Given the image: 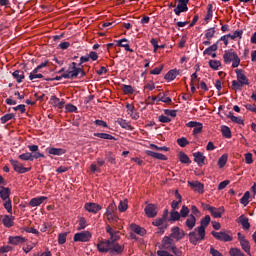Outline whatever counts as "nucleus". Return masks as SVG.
Masks as SVG:
<instances>
[{"instance_id":"obj_49","label":"nucleus","mask_w":256,"mask_h":256,"mask_svg":"<svg viewBox=\"0 0 256 256\" xmlns=\"http://www.w3.org/2000/svg\"><path fill=\"white\" fill-rule=\"evenodd\" d=\"M11 119H15V114L9 113L0 118L1 123H7V121H11Z\"/></svg>"},{"instance_id":"obj_42","label":"nucleus","mask_w":256,"mask_h":256,"mask_svg":"<svg viewBox=\"0 0 256 256\" xmlns=\"http://www.w3.org/2000/svg\"><path fill=\"white\" fill-rule=\"evenodd\" d=\"M180 219H181V214L178 211L176 210L170 211L169 221H179Z\"/></svg>"},{"instance_id":"obj_56","label":"nucleus","mask_w":256,"mask_h":256,"mask_svg":"<svg viewBox=\"0 0 256 256\" xmlns=\"http://www.w3.org/2000/svg\"><path fill=\"white\" fill-rule=\"evenodd\" d=\"M67 241V233H61L58 236V243L59 245H64V243Z\"/></svg>"},{"instance_id":"obj_3","label":"nucleus","mask_w":256,"mask_h":256,"mask_svg":"<svg viewBox=\"0 0 256 256\" xmlns=\"http://www.w3.org/2000/svg\"><path fill=\"white\" fill-rule=\"evenodd\" d=\"M80 73L82 77H84L85 72L83 71V69L77 68V63L72 62L68 70L64 74H62V77L64 79H75L79 76Z\"/></svg>"},{"instance_id":"obj_20","label":"nucleus","mask_w":256,"mask_h":256,"mask_svg":"<svg viewBox=\"0 0 256 256\" xmlns=\"http://www.w3.org/2000/svg\"><path fill=\"white\" fill-rule=\"evenodd\" d=\"M146 155H148L149 157H153V159H159L160 161H167V156L161 153L153 152L151 150H147Z\"/></svg>"},{"instance_id":"obj_15","label":"nucleus","mask_w":256,"mask_h":256,"mask_svg":"<svg viewBox=\"0 0 256 256\" xmlns=\"http://www.w3.org/2000/svg\"><path fill=\"white\" fill-rule=\"evenodd\" d=\"M188 185H189L190 187H192V189H193L196 193L203 194V192H204V186H203V184H201V182H199V181L188 182Z\"/></svg>"},{"instance_id":"obj_59","label":"nucleus","mask_w":256,"mask_h":256,"mask_svg":"<svg viewBox=\"0 0 256 256\" xmlns=\"http://www.w3.org/2000/svg\"><path fill=\"white\" fill-rule=\"evenodd\" d=\"M187 215H189V208L187 206H182L180 210V217L185 218Z\"/></svg>"},{"instance_id":"obj_62","label":"nucleus","mask_w":256,"mask_h":256,"mask_svg":"<svg viewBox=\"0 0 256 256\" xmlns=\"http://www.w3.org/2000/svg\"><path fill=\"white\" fill-rule=\"evenodd\" d=\"M85 227H87V220H85L84 217H81L79 219V227L78 229L81 230V229H85Z\"/></svg>"},{"instance_id":"obj_5","label":"nucleus","mask_w":256,"mask_h":256,"mask_svg":"<svg viewBox=\"0 0 256 256\" xmlns=\"http://www.w3.org/2000/svg\"><path fill=\"white\" fill-rule=\"evenodd\" d=\"M204 209H206V211H209L214 219H220V217L223 216V213H225V208H215L209 204H205Z\"/></svg>"},{"instance_id":"obj_32","label":"nucleus","mask_w":256,"mask_h":256,"mask_svg":"<svg viewBox=\"0 0 256 256\" xmlns=\"http://www.w3.org/2000/svg\"><path fill=\"white\" fill-rule=\"evenodd\" d=\"M30 81H35V79H43V74L39 73V70L35 68L29 75Z\"/></svg>"},{"instance_id":"obj_12","label":"nucleus","mask_w":256,"mask_h":256,"mask_svg":"<svg viewBox=\"0 0 256 256\" xmlns=\"http://www.w3.org/2000/svg\"><path fill=\"white\" fill-rule=\"evenodd\" d=\"M144 211L150 218L157 217V206L155 204H148Z\"/></svg>"},{"instance_id":"obj_58","label":"nucleus","mask_w":256,"mask_h":256,"mask_svg":"<svg viewBox=\"0 0 256 256\" xmlns=\"http://www.w3.org/2000/svg\"><path fill=\"white\" fill-rule=\"evenodd\" d=\"M179 161H180L181 163H189V156H187V154L181 152V153L179 154Z\"/></svg>"},{"instance_id":"obj_26","label":"nucleus","mask_w":256,"mask_h":256,"mask_svg":"<svg viewBox=\"0 0 256 256\" xmlns=\"http://www.w3.org/2000/svg\"><path fill=\"white\" fill-rule=\"evenodd\" d=\"M130 227H131V230H132L134 233H136L137 235L143 236V235H145V233H147V231H146L144 228L140 227V226L137 225V224H131Z\"/></svg>"},{"instance_id":"obj_46","label":"nucleus","mask_w":256,"mask_h":256,"mask_svg":"<svg viewBox=\"0 0 256 256\" xmlns=\"http://www.w3.org/2000/svg\"><path fill=\"white\" fill-rule=\"evenodd\" d=\"M177 77V71L170 70L166 75L165 79L166 81H173Z\"/></svg>"},{"instance_id":"obj_47","label":"nucleus","mask_w":256,"mask_h":256,"mask_svg":"<svg viewBox=\"0 0 256 256\" xmlns=\"http://www.w3.org/2000/svg\"><path fill=\"white\" fill-rule=\"evenodd\" d=\"M222 135L226 137V139H231V129L227 126L221 127Z\"/></svg>"},{"instance_id":"obj_9","label":"nucleus","mask_w":256,"mask_h":256,"mask_svg":"<svg viewBox=\"0 0 256 256\" xmlns=\"http://www.w3.org/2000/svg\"><path fill=\"white\" fill-rule=\"evenodd\" d=\"M84 209L86 211H88V213H99V211H101V209H103V207H101V205L97 204V203H93V202H88L85 204Z\"/></svg>"},{"instance_id":"obj_63","label":"nucleus","mask_w":256,"mask_h":256,"mask_svg":"<svg viewBox=\"0 0 256 256\" xmlns=\"http://www.w3.org/2000/svg\"><path fill=\"white\" fill-rule=\"evenodd\" d=\"M123 91L126 94L131 95V94H133V87L131 85H124L123 86Z\"/></svg>"},{"instance_id":"obj_18","label":"nucleus","mask_w":256,"mask_h":256,"mask_svg":"<svg viewBox=\"0 0 256 256\" xmlns=\"http://www.w3.org/2000/svg\"><path fill=\"white\" fill-rule=\"evenodd\" d=\"M44 201H47L46 196H40L36 198H32L29 202L30 207H39Z\"/></svg>"},{"instance_id":"obj_34","label":"nucleus","mask_w":256,"mask_h":256,"mask_svg":"<svg viewBox=\"0 0 256 256\" xmlns=\"http://www.w3.org/2000/svg\"><path fill=\"white\" fill-rule=\"evenodd\" d=\"M242 249L247 253V255L251 256V245L248 240H242L240 242Z\"/></svg>"},{"instance_id":"obj_52","label":"nucleus","mask_w":256,"mask_h":256,"mask_svg":"<svg viewBox=\"0 0 256 256\" xmlns=\"http://www.w3.org/2000/svg\"><path fill=\"white\" fill-rule=\"evenodd\" d=\"M227 165V154L222 155L218 160V166L223 169V166Z\"/></svg>"},{"instance_id":"obj_22","label":"nucleus","mask_w":256,"mask_h":256,"mask_svg":"<svg viewBox=\"0 0 256 256\" xmlns=\"http://www.w3.org/2000/svg\"><path fill=\"white\" fill-rule=\"evenodd\" d=\"M47 151L49 155H57L58 157L67 153V150L63 148H48Z\"/></svg>"},{"instance_id":"obj_55","label":"nucleus","mask_w":256,"mask_h":256,"mask_svg":"<svg viewBox=\"0 0 256 256\" xmlns=\"http://www.w3.org/2000/svg\"><path fill=\"white\" fill-rule=\"evenodd\" d=\"M177 143L180 147H187V145H189V141L185 137L179 138Z\"/></svg>"},{"instance_id":"obj_61","label":"nucleus","mask_w":256,"mask_h":256,"mask_svg":"<svg viewBox=\"0 0 256 256\" xmlns=\"http://www.w3.org/2000/svg\"><path fill=\"white\" fill-rule=\"evenodd\" d=\"M94 124L97 125L98 127H104L105 129L109 128V125H107V122L103 120H95Z\"/></svg>"},{"instance_id":"obj_57","label":"nucleus","mask_w":256,"mask_h":256,"mask_svg":"<svg viewBox=\"0 0 256 256\" xmlns=\"http://www.w3.org/2000/svg\"><path fill=\"white\" fill-rule=\"evenodd\" d=\"M170 251L176 256H181L183 255V248H177V247H171Z\"/></svg>"},{"instance_id":"obj_37","label":"nucleus","mask_w":256,"mask_h":256,"mask_svg":"<svg viewBox=\"0 0 256 256\" xmlns=\"http://www.w3.org/2000/svg\"><path fill=\"white\" fill-rule=\"evenodd\" d=\"M153 101H162V103H166L167 105H169L171 103V98L159 94L158 97H153Z\"/></svg>"},{"instance_id":"obj_53","label":"nucleus","mask_w":256,"mask_h":256,"mask_svg":"<svg viewBox=\"0 0 256 256\" xmlns=\"http://www.w3.org/2000/svg\"><path fill=\"white\" fill-rule=\"evenodd\" d=\"M228 37L232 40L237 39V37L241 39V37H243V30L235 31L233 34H228Z\"/></svg>"},{"instance_id":"obj_39","label":"nucleus","mask_w":256,"mask_h":256,"mask_svg":"<svg viewBox=\"0 0 256 256\" xmlns=\"http://www.w3.org/2000/svg\"><path fill=\"white\" fill-rule=\"evenodd\" d=\"M228 119H231V121H233V123H237L238 125H244L243 119H241V117H237L235 115H233V113L229 112L228 114Z\"/></svg>"},{"instance_id":"obj_60","label":"nucleus","mask_w":256,"mask_h":256,"mask_svg":"<svg viewBox=\"0 0 256 256\" xmlns=\"http://www.w3.org/2000/svg\"><path fill=\"white\" fill-rule=\"evenodd\" d=\"M230 256H243V254H241V250L238 248H232L230 251Z\"/></svg>"},{"instance_id":"obj_23","label":"nucleus","mask_w":256,"mask_h":256,"mask_svg":"<svg viewBox=\"0 0 256 256\" xmlns=\"http://www.w3.org/2000/svg\"><path fill=\"white\" fill-rule=\"evenodd\" d=\"M11 195V190L7 187H0V197L3 201H7L9 199V196Z\"/></svg>"},{"instance_id":"obj_36","label":"nucleus","mask_w":256,"mask_h":256,"mask_svg":"<svg viewBox=\"0 0 256 256\" xmlns=\"http://www.w3.org/2000/svg\"><path fill=\"white\" fill-rule=\"evenodd\" d=\"M211 19H213V4L208 5L207 14L204 18V21H206V23H209V21H211Z\"/></svg>"},{"instance_id":"obj_11","label":"nucleus","mask_w":256,"mask_h":256,"mask_svg":"<svg viewBox=\"0 0 256 256\" xmlns=\"http://www.w3.org/2000/svg\"><path fill=\"white\" fill-rule=\"evenodd\" d=\"M212 235H213V237H215V239H218V241H225V242L233 241V237H231L226 232H215V231H212Z\"/></svg>"},{"instance_id":"obj_8","label":"nucleus","mask_w":256,"mask_h":256,"mask_svg":"<svg viewBox=\"0 0 256 256\" xmlns=\"http://www.w3.org/2000/svg\"><path fill=\"white\" fill-rule=\"evenodd\" d=\"M10 163L14 169V171H16V173H29V171H31V168H25V166H23V164L17 160H10Z\"/></svg>"},{"instance_id":"obj_16","label":"nucleus","mask_w":256,"mask_h":256,"mask_svg":"<svg viewBox=\"0 0 256 256\" xmlns=\"http://www.w3.org/2000/svg\"><path fill=\"white\" fill-rule=\"evenodd\" d=\"M193 157H194L195 163H197L199 167H203V165H205V155H203V153L195 152L193 154Z\"/></svg>"},{"instance_id":"obj_27","label":"nucleus","mask_w":256,"mask_h":256,"mask_svg":"<svg viewBox=\"0 0 256 256\" xmlns=\"http://www.w3.org/2000/svg\"><path fill=\"white\" fill-rule=\"evenodd\" d=\"M51 102L54 107H58V109H63V106L65 105V101L60 100L56 96L51 97Z\"/></svg>"},{"instance_id":"obj_44","label":"nucleus","mask_w":256,"mask_h":256,"mask_svg":"<svg viewBox=\"0 0 256 256\" xmlns=\"http://www.w3.org/2000/svg\"><path fill=\"white\" fill-rule=\"evenodd\" d=\"M215 37V28H209L206 30L205 33V39H208V41H211Z\"/></svg>"},{"instance_id":"obj_2","label":"nucleus","mask_w":256,"mask_h":256,"mask_svg":"<svg viewBox=\"0 0 256 256\" xmlns=\"http://www.w3.org/2000/svg\"><path fill=\"white\" fill-rule=\"evenodd\" d=\"M223 59L226 65L232 63V67L234 69L239 67V65L241 64V58H239V55H237L233 49L226 50L223 54Z\"/></svg>"},{"instance_id":"obj_45","label":"nucleus","mask_w":256,"mask_h":256,"mask_svg":"<svg viewBox=\"0 0 256 256\" xmlns=\"http://www.w3.org/2000/svg\"><path fill=\"white\" fill-rule=\"evenodd\" d=\"M129 205L127 200H123L120 201L119 205H118V210L120 211V213H124V211H127Z\"/></svg>"},{"instance_id":"obj_17","label":"nucleus","mask_w":256,"mask_h":256,"mask_svg":"<svg viewBox=\"0 0 256 256\" xmlns=\"http://www.w3.org/2000/svg\"><path fill=\"white\" fill-rule=\"evenodd\" d=\"M106 231L110 235V242L115 243V241H118L119 239V232L113 230L109 225L106 226Z\"/></svg>"},{"instance_id":"obj_10","label":"nucleus","mask_w":256,"mask_h":256,"mask_svg":"<svg viewBox=\"0 0 256 256\" xmlns=\"http://www.w3.org/2000/svg\"><path fill=\"white\" fill-rule=\"evenodd\" d=\"M112 246L113 242H111V240H104L98 244V251H100V253H107V251H111Z\"/></svg>"},{"instance_id":"obj_48","label":"nucleus","mask_w":256,"mask_h":256,"mask_svg":"<svg viewBox=\"0 0 256 256\" xmlns=\"http://www.w3.org/2000/svg\"><path fill=\"white\" fill-rule=\"evenodd\" d=\"M209 66L211 67V69H214V71H217V69H219V67H221V61H219V60H210L209 61Z\"/></svg>"},{"instance_id":"obj_54","label":"nucleus","mask_w":256,"mask_h":256,"mask_svg":"<svg viewBox=\"0 0 256 256\" xmlns=\"http://www.w3.org/2000/svg\"><path fill=\"white\" fill-rule=\"evenodd\" d=\"M4 208L6 209V211H7L8 213H10V215L13 214V206H12V204H11V200H10V199H8V200L4 203Z\"/></svg>"},{"instance_id":"obj_43","label":"nucleus","mask_w":256,"mask_h":256,"mask_svg":"<svg viewBox=\"0 0 256 256\" xmlns=\"http://www.w3.org/2000/svg\"><path fill=\"white\" fill-rule=\"evenodd\" d=\"M18 159H21V161H33V154H31L30 152H26L19 155Z\"/></svg>"},{"instance_id":"obj_30","label":"nucleus","mask_w":256,"mask_h":256,"mask_svg":"<svg viewBox=\"0 0 256 256\" xmlns=\"http://www.w3.org/2000/svg\"><path fill=\"white\" fill-rule=\"evenodd\" d=\"M13 216L5 215L3 216L2 223L6 227H13L14 222H13Z\"/></svg>"},{"instance_id":"obj_51","label":"nucleus","mask_w":256,"mask_h":256,"mask_svg":"<svg viewBox=\"0 0 256 256\" xmlns=\"http://www.w3.org/2000/svg\"><path fill=\"white\" fill-rule=\"evenodd\" d=\"M217 49H218L217 44H213L212 46L204 50L203 55H211V53H213V51H217Z\"/></svg>"},{"instance_id":"obj_1","label":"nucleus","mask_w":256,"mask_h":256,"mask_svg":"<svg viewBox=\"0 0 256 256\" xmlns=\"http://www.w3.org/2000/svg\"><path fill=\"white\" fill-rule=\"evenodd\" d=\"M236 79L232 81V89L234 91H241V88L245 87V85H249V78L245 75L242 69H236Z\"/></svg>"},{"instance_id":"obj_31","label":"nucleus","mask_w":256,"mask_h":256,"mask_svg":"<svg viewBox=\"0 0 256 256\" xmlns=\"http://www.w3.org/2000/svg\"><path fill=\"white\" fill-rule=\"evenodd\" d=\"M110 251L111 253H116V255H120L121 253H123V246L117 243H112Z\"/></svg>"},{"instance_id":"obj_29","label":"nucleus","mask_w":256,"mask_h":256,"mask_svg":"<svg viewBox=\"0 0 256 256\" xmlns=\"http://www.w3.org/2000/svg\"><path fill=\"white\" fill-rule=\"evenodd\" d=\"M162 246L164 247V249H169L171 251V247L173 246V239L169 238V237H164L162 240Z\"/></svg>"},{"instance_id":"obj_13","label":"nucleus","mask_w":256,"mask_h":256,"mask_svg":"<svg viewBox=\"0 0 256 256\" xmlns=\"http://www.w3.org/2000/svg\"><path fill=\"white\" fill-rule=\"evenodd\" d=\"M172 239H176V241H179L185 237V232L183 230H180L179 227L172 228L171 233Z\"/></svg>"},{"instance_id":"obj_35","label":"nucleus","mask_w":256,"mask_h":256,"mask_svg":"<svg viewBox=\"0 0 256 256\" xmlns=\"http://www.w3.org/2000/svg\"><path fill=\"white\" fill-rule=\"evenodd\" d=\"M94 137H99L100 139H106L108 141H115V137L107 133H94Z\"/></svg>"},{"instance_id":"obj_7","label":"nucleus","mask_w":256,"mask_h":256,"mask_svg":"<svg viewBox=\"0 0 256 256\" xmlns=\"http://www.w3.org/2000/svg\"><path fill=\"white\" fill-rule=\"evenodd\" d=\"M188 3H189V0H179L178 5L174 9L175 15L179 17L181 13H187V11H189V7H187Z\"/></svg>"},{"instance_id":"obj_21","label":"nucleus","mask_w":256,"mask_h":256,"mask_svg":"<svg viewBox=\"0 0 256 256\" xmlns=\"http://www.w3.org/2000/svg\"><path fill=\"white\" fill-rule=\"evenodd\" d=\"M197 223V218H195V215L191 214L190 216H188V218L186 219V222H185V226L188 228V229H193L195 227Z\"/></svg>"},{"instance_id":"obj_33","label":"nucleus","mask_w":256,"mask_h":256,"mask_svg":"<svg viewBox=\"0 0 256 256\" xmlns=\"http://www.w3.org/2000/svg\"><path fill=\"white\" fill-rule=\"evenodd\" d=\"M167 223V216H163L162 218H157L152 222V225L155 227H163Z\"/></svg>"},{"instance_id":"obj_41","label":"nucleus","mask_w":256,"mask_h":256,"mask_svg":"<svg viewBox=\"0 0 256 256\" xmlns=\"http://www.w3.org/2000/svg\"><path fill=\"white\" fill-rule=\"evenodd\" d=\"M249 197H251V193L247 191L244 193L243 197L240 199V203L244 205V207H247V205H249Z\"/></svg>"},{"instance_id":"obj_14","label":"nucleus","mask_w":256,"mask_h":256,"mask_svg":"<svg viewBox=\"0 0 256 256\" xmlns=\"http://www.w3.org/2000/svg\"><path fill=\"white\" fill-rule=\"evenodd\" d=\"M189 239L190 243L197 245L199 241H203L205 238H201V235H199V232H197V229H195V231L189 233Z\"/></svg>"},{"instance_id":"obj_6","label":"nucleus","mask_w":256,"mask_h":256,"mask_svg":"<svg viewBox=\"0 0 256 256\" xmlns=\"http://www.w3.org/2000/svg\"><path fill=\"white\" fill-rule=\"evenodd\" d=\"M92 234L89 231L78 232L74 235L75 242L87 243V241H91Z\"/></svg>"},{"instance_id":"obj_64","label":"nucleus","mask_w":256,"mask_h":256,"mask_svg":"<svg viewBox=\"0 0 256 256\" xmlns=\"http://www.w3.org/2000/svg\"><path fill=\"white\" fill-rule=\"evenodd\" d=\"M210 255L212 256H223L219 251L213 248V246L210 248Z\"/></svg>"},{"instance_id":"obj_50","label":"nucleus","mask_w":256,"mask_h":256,"mask_svg":"<svg viewBox=\"0 0 256 256\" xmlns=\"http://www.w3.org/2000/svg\"><path fill=\"white\" fill-rule=\"evenodd\" d=\"M115 211H117V206L115 205V203H110L107 210H106L105 215L114 214Z\"/></svg>"},{"instance_id":"obj_40","label":"nucleus","mask_w":256,"mask_h":256,"mask_svg":"<svg viewBox=\"0 0 256 256\" xmlns=\"http://www.w3.org/2000/svg\"><path fill=\"white\" fill-rule=\"evenodd\" d=\"M151 45L154 47V53H157V49H165V44L159 45L157 39L152 38L150 40Z\"/></svg>"},{"instance_id":"obj_28","label":"nucleus","mask_w":256,"mask_h":256,"mask_svg":"<svg viewBox=\"0 0 256 256\" xmlns=\"http://www.w3.org/2000/svg\"><path fill=\"white\" fill-rule=\"evenodd\" d=\"M12 75L14 79H16L17 83H22L23 79H25V73L20 70L14 71Z\"/></svg>"},{"instance_id":"obj_24","label":"nucleus","mask_w":256,"mask_h":256,"mask_svg":"<svg viewBox=\"0 0 256 256\" xmlns=\"http://www.w3.org/2000/svg\"><path fill=\"white\" fill-rule=\"evenodd\" d=\"M118 125L122 127V129H127L128 131H133V126L127 120H123V118H119L117 120Z\"/></svg>"},{"instance_id":"obj_4","label":"nucleus","mask_w":256,"mask_h":256,"mask_svg":"<svg viewBox=\"0 0 256 256\" xmlns=\"http://www.w3.org/2000/svg\"><path fill=\"white\" fill-rule=\"evenodd\" d=\"M211 223V216L206 215L200 221V226L196 228L198 235H200L201 239H205V228L209 227Z\"/></svg>"},{"instance_id":"obj_19","label":"nucleus","mask_w":256,"mask_h":256,"mask_svg":"<svg viewBox=\"0 0 256 256\" xmlns=\"http://www.w3.org/2000/svg\"><path fill=\"white\" fill-rule=\"evenodd\" d=\"M27 239L21 236H10L9 243L10 245H21V243H25Z\"/></svg>"},{"instance_id":"obj_25","label":"nucleus","mask_w":256,"mask_h":256,"mask_svg":"<svg viewBox=\"0 0 256 256\" xmlns=\"http://www.w3.org/2000/svg\"><path fill=\"white\" fill-rule=\"evenodd\" d=\"M238 223H241L243 229H249L251 227V224H249V218H247L245 215H241L238 218Z\"/></svg>"},{"instance_id":"obj_38","label":"nucleus","mask_w":256,"mask_h":256,"mask_svg":"<svg viewBox=\"0 0 256 256\" xmlns=\"http://www.w3.org/2000/svg\"><path fill=\"white\" fill-rule=\"evenodd\" d=\"M105 217L109 223H119V216L116 213L114 214H105Z\"/></svg>"}]
</instances>
